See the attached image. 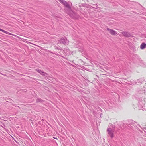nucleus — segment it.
Segmentation results:
<instances>
[{"label": "nucleus", "mask_w": 146, "mask_h": 146, "mask_svg": "<svg viewBox=\"0 0 146 146\" xmlns=\"http://www.w3.org/2000/svg\"><path fill=\"white\" fill-rule=\"evenodd\" d=\"M107 131L110 137L111 138H112L114 137V131L111 128H108L107 129Z\"/></svg>", "instance_id": "1"}, {"label": "nucleus", "mask_w": 146, "mask_h": 146, "mask_svg": "<svg viewBox=\"0 0 146 146\" xmlns=\"http://www.w3.org/2000/svg\"><path fill=\"white\" fill-rule=\"evenodd\" d=\"M59 42L60 43H62L64 44H67L69 42L67 40L65 37L61 38V39L59 40Z\"/></svg>", "instance_id": "2"}, {"label": "nucleus", "mask_w": 146, "mask_h": 146, "mask_svg": "<svg viewBox=\"0 0 146 146\" xmlns=\"http://www.w3.org/2000/svg\"><path fill=\"white\" fill-rule=\"evenodd\" d=\"M122 35L126 37H130L131 36V34L127 32L124 31L122 33Z\"/></svg>", "instance_id": "3"}, {"label": "nucleus", "mask_w": 146, "mask_h": 146, "mask_svg": "<svg viewBox=\"0 0 146 146\" xmlns=\"http://www.w3.org/2000/svg\"><path fill=\"white\" fill-rule=\"evenodd\" d=\"M107 29L108 31H110V33L112 35H115L117 34L116 32L115 31L108 28H107Z\"/></svg>", "instance_id": "4"}, {"label": "nucleus", "mask_w": 146, "mask_h": 146, "mask_svg": "<svg viewBox=\"0 0 146 146\" xmlns=\"http://www.w3.org/2000/svg\"><path fill=\"white\" fill-rule=\"evenodd\" d=\"M64 52L67 54H70L71 53V52L68 48H64Z\"/></svg>", "instance_id": "5"}, {"label": "nucleus", "mask_w": 146, "mask_h": 146, "mask_svg": "<svg viewBox=\"0 0 146 146\" xmlns=\"http://www.w3.org/2000/svg\"><path fill=\"white\" fill-rule=\"evenodd\" d=\"M146 47V44L144 42L142 43L140 46V48L141 49H144Z\"/></svg>", "instance_id": "6"}, {"label": "nucleus", "mask_w": 146, "mask_h": 146, "mask_svg": "<svg viewBox=\"0 0 146 146\" xmlns=\"http://www.w3.org/2000/svg\"><path fill=\"white\" fill-rule=\"evenodd\" d=\"M64 5L65 7H66V8L69 9H70V6L67 2L66 1L65 2H64Z\"/></svg>", "instance_id": "7"}, {"label": "nucleus", "mask_w": 146, "mask_h": 146, "mask_svg": "<svg viewBox=\"0 0 146 146\" xmlns=\"http://www.w3.org/2000/svg\"><path fill=\"white\" fill-rule=\"evenodd\" d=\"M39 73L41 75L45 76H47V75H48L47 73H45L44 71H42L41 70L40 71V72H39Z\"/></svg>", "instance_id": "8"}, {"label": "nucleus", "mask_w": 146, "mask_h": 146, "mask_svg": "<svg viewBox=\"0 0 146 146\" xmlns=\"http://www.w3.org/2000/svg\"><path fill=\"white\" fill-rule=\"evenodd\" d=\"M139 103L140 102H142V101H143L144 102H146V98H139Z\"/></svg>", "instance_id": "9"}, {"label": "nucleus", "mask_w": 146, "mask_h": 146, "mask_svg": "<svg viewBox=\"0 0 146 146\" xmlns=\"http://www.w3.org/2000/svg\"><path fill=\"white\" fill-rule=\"evenodd\" d=\"M43 102V101L40 98H38L36 100V102H41L42 103Z\"/></svg>", "instance_id": "10"}, {"label": "nucleus", "mask_w": 146, "mask_h": 146, "mask_svg": "<svg viewBox=\"0 0 146 146\" xmlns=\"http://www.w3.org/2000/svg\"><path fill=\"white\" fill-rule=\"evenodd\" d=\"M110 126H111L112 127V128H111L112 129H113V130L114 131H115V126H114L112 124H110Z\"/></svg>", "instance_id": "11"}, {"label": "nucleus", "mask_w": 146, "mask_h": 146, "mask_svg": "<svg viewBox=\"0 0 146 146\" xmlns=\"http://www.w3.org/2000/svg\"><path fill=\"white\" fill-rule=\"evenodd\" d=\"M0 31L3 32L4 33H6L7 34H8V33H9L8 32H7L2 29H1V28H0Z\"/></svg>", "instance_id": "12"}, {"label": "nucleus", "mask_w": 146, "mask_h": 146, "mask_svg": "<svg viewBox=\"0 0 146 146\" xmlns=\"http://www.w3.org/2000/svg\"><path fill=\"white\" fill-rule=\"evenodd\" d=\"M59 1L60 3L64 5V2L66 1L64 0H60Z\"/></svg>", "instance_id": "13"}, {"label": "nucleus", "mask_w": 146, "mask_h": 146, "mask_svg": "<svg viewBox=\"0 0 146 146\" xmlns=\"http://www.w3.org/2000/svg\"><path fill=\"white\" fill-rule=\"evenodd\" d=\"M59 1L60 3L64 5V2L66 1L64 0H60Z\"/></svg>", "instance_id": "14"}, {"label": "nucleus", "mask_w": 146, "mask_h": 146, "mask_svg": "<svg viewBox=\"0 0 146 146\" xmlns=\"http://www.w3.org/2000/svg\"><path fill=\"white\" fill-rule=\"evenodd\" d=\"M138 82H140L141 83H142L143 82V80H142L141 79H139L137 80Z\"/></svg>", "instance_id": "15"}, {"label": "nucleus", "mask_w": 146, "mask_h": 146, "mask_svg": "<svg viewBox=\"0 0 146 146\" xmlns=\"http://www.w3.org/2000/svg\"><path fill=\"white\" fill-rule=\"evenodd\" d=\"M41 70L39 69H36V71L37 72H38L39 73V72H40V71Z\"/></svg>", "instance_id": "16"}, {"label": "nucleus", "mask_w": 146, "mask_h": 146, "mask_svg": "<svg viewBox=\"0 0 146 146\" xmlns=\"http://www.w3.org/2000/svg\"><path fill=\"white\" fill-rule=\"evenodd\" d=\"M56 48L58 50H61V48L59 47H56Z\"/></svg>", "instance_id": "17"}, {"label": "nucleus", "mask_w": 146, "mask_h": 146, "mask_svg": "<svg viewBox=\"0 0 146 146\" xmlns=\"http://www.w3.org/2000/svg\"><path fill=\"white\" fill-rule=\"evenodd\" d=\"M138 126H139V127H140V126L139 125H138Z\"/></svg>", "instance_id": "18"}]
</instances>
